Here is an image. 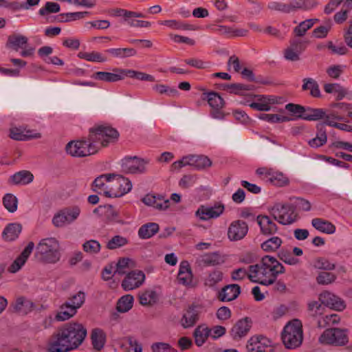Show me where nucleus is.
Masks as SVG:
<instances>
[{
	"label": "nucleus",
	"mask_w": 352,
	"mask_h": 352,
	"mask_svg": "<svg viewBox=\"0 0 352 352\" xmlns=\"http://www.w3.org/2000/svg\"><path fill=\"white\" fill-rule=\"evenodd\" d=\"M87 336L86 329L79 323L65 324L48 344L50 352H68L77 349Z\"/></svg>",
	"instance_id": "1"
},
{
	"label": "nucleus",
	"mask_w": 352,
	"mask_h": 352,
	"mask_svg": "<svg viewBox=\"0 0 352 352\" xmlns=\"http://www.w3.org/2000/svg\"><path fill=\"white\" fill-rule=\"evenodd\" d=\"M132 183L126 177L118 174L102 175L93 182V190L107 197H123L132 190Z\"/></svg>",
	"instance_id": "2"
},
{
	"label": "nucleus",
	"mask_w": 352,
	"mask_h": 352,
	"mask_svg": "<svg viewBox=\"0 0 352 352\" xmlns=\"http://www.w3.org/2000/svg\"><path fill=\"white\" fill-rule=\"evenodd\" d=\"M284 272V267L276 258L265 256L262 258L261 265L249 267L248 278L254 283L263 285L272 284L279 274Z\"/></svg>",
	"instance_id": "3"
},
{
	"label": "nucleus",
	"mask_w": 352,
	"mask_h": 352,
	"mask_svg": "<svg viewBox=\"0 0 352 352\" xmlns=\"http://www.w3.org/2000/svg\"><path fill=\"white\" fill-rule=\"evenodd\" d=\"M36 256L42 262L54 264L61 257L60 244L55 237H47L40 240L36 247Z\"/></svg>",
	"instance_id": "4"
},
{
	"label": "nucleus",
	"mask_w": 352,
	"mask_h": 352,
	"mask_svg": "<svg viewBox=\"0 0 352 352\" xmlns=\"http://www.w3.org/2000/svg\"><path fill=\"white\" fill-rule=\"evenodd\" d=\"M89 138L96 144V151L107 146L110 143L116 142L119 138V133L115 129L107 125H97L89 130Z\"/></svg>",
	"instance_id": "5"
},
{
	"label": "nucleus",
	"mask_w": 352,
	"mask_h": 352,
	"mask_svg": "<svg viewBox=\"0 0 352 352\" xmlns=\"http://www.w3.org/2000/svg\"><path fill=\"white\" fill-rule=\"evenodd\" d=\"M281 338L287 349H295L299 346L303 338L301 322L297 319L289 322L282 331Z\"/></svg>",
	"instance_id": "6"
},
{
	"label": "nucleus",
	"mask_w": 352,
	"mask_h": 352,
	"mask_svg": "<svg viewBox=\"0 0 352 352\" xmlns=\"http://www.w3.org/2000/svg\"><path fill=\"white\" fill-rule=\"evenodd\" d=\"M66 153L75 157H83L96 153V144L90 140L89 135L87 139L72 140L65 146Z\"/></svg>",
	"instance_id": "7"
},
{
	"label": "nucleus",
	"mask_w": 352,
	"mask_h": 352,
	"mask_svg": "<svg viewBox=\"0 0 352 352\" xmlns=\"http://www.w3.org/2000/svg\"><path fill=\"white\" fill-rule=\"evenodd\" d=\"M80 212L81 210L77 206L63 208L54 214L52 219V223L57 228H65L76 221Z\"/></svg>",
	"instance_id": "8"
},
{
	"label": "nucleus",
	"mask_w": 352,
	"mask_h": 352,
	"mask_svg": "<svg viewBox=\"0 0 352 352\" xmlns=\"http://www.w3.org/2000/svg\"><path fill=\"white\" fill-rule=\"evenodd\" d=\"M270 213L274 219L283 225H289L294 223L297 215L290 205L276 204L272 208Z\"/></svg>",
	"instance_id": "9"
},
{
	"label": "nucleus",
	"mask_w": 352,
	"mask_h": 352,
	"mask_svg": "<svg viewBox=\"0 0 352 352\" xmlns=\"http://www.w3.org/2000/svg\"><path fill=\"white\" fill-rule=\"evenodd\" d=\"M319 342L324 344L344 345L348 342L346 331L337 328L326 329L320 336Z\"/></svg>",
	"instance_id": "10"
},
{
	"label": "nucleus",
	"mask_w": 352,
	"mask_h": 352,
	"mask_svg": "<svg viewBox=\"0 0 352 352\" xmlns=\"http://www.w3.org/2000/svg\"><path fill=\"white\" fill-rule=\"evenodd\" d=\"M9 136L11 139L16 141H29L41 139L42 133L26 126H14L10 129Z\"/></svg>",
	"instance_id": "11"
},
{
	"label": "nucleus",
	"mask_w": 352,
	"mask_h": 352,
	"mask_svg": "<svg viewBox=\"0 0 352 352\" xmlns=\"http://www.w3.org/2000/svg\"><path fill=\"white\" fill-rule=\"evenodd\" d=\"M248 230L246 222L242 220L233 221L228 228V238L230 241H240L247 235Z\"/></svg>",
	"instance_id": "12"
},
{
	"label": "nucleus",
	"mask_w": 352,
	"mask_h": 352,
	"mask_svg": "<svg viewBox=\"0 0 352 352\" xmlns=\"http://www.w3.org/2000/svg\"><path fill=\"white\" fill-rule=\"evenodd\" d=\"M126 69L114 67L111 72H96L92 78L106 82H116L126 78Z\"/></svg>",
	"instance_id": "13"
},
{
	"label": "nucleus",
	"mask_w": 352,
	"mask_h": 352,
	"mask_svg": "<svg viewBox=\"0 0 352 352\" xmlns=\"http://www.w3.org/2000/svg\"><path fill=\"white\" fill-rule=\"evenodd\" d=\"M306 49V43L300 39L292 40L284 50V58L289 61H298Z\"/></svg>",
	"instance_id": "14"
},
{
	"label": "nucleus",
	"mask_w": 352,
	"mask_h": 352,
	"mask_svg": "<svg viewBox=\"0 0 352 352\" xmlns=\"http://www.w3.org/2000/svg\"><path fill=\"white\" fill-rule=\"evenodd\" d=\"M256 102H252L249 106L257 111H268L271 109V106L281 103L282 98L272 95L256 96Z\"/></svg>",
	"instance_id": "15"
},
{
	"label": "nucleus",
	"mask_w": 352,
	"mask_h": 352,
	"mask_svg": "<svg viewBox=\"0 0 352 352\" xmlns=\"http://www.w3.org/2000/svg\"><path fill=\"white\" fill-rule=\"evenodd\" d=\"M224 210L225 207L222 204H216L212 206H201L196 211V216L201 220L207 221L219 217Z\"/></svg>",
	"instance_id": "16"
},
{
	"label": "nucleus",
	"mask_w": 352,
	"mask_h": 352,
	"mask_svg": "<svg viewBox=\"0 0 352 352\" xmlns=\"http://www.w3.org/2000/svg\"><path fill=\"white\" fill-rule=\"evenodd\" d=\"M319 300L326 307L338 311H343L346 308V304L342 299L329 292L320 294Z\"/></svg>",
	"instance_id": "17"
},
{
	"label": "nucleus",
	"mask_w": 352,
	"mask_h": 352,
	"mask_svg": "<svg viewBox=\"0 0 352 352\" xmlns=\"http://www.w3.org/2000/svg\"><path fill=\"white\" fill-rule=\"evenodd\" d=\"M271 345L272 341L268 338L262 335H256L249 339L247 349L249 352H265Z\"/></svg>",
	"instance_id": "18"
},
{
	"label": "nucleus",
	"mask_w": 352,
	"mask_h": 352,
	"mask_svg": "<svg viewBox=\"0 0 352 352\" xmlns=\"http://www.w3.org/2000/svg\"><path fill=\"white\" fill-rule=\"evenodd\" d=\"M122 168L125 173L135 174L143 173L145 166L144 161L138 157H126L122 162Z\"/></svg>",
	"instance_id": "19"
},
{
	"label": "nucleus",
	"mask_w": 352,
	"mask_h": 352,
	"mask_svg": "<svg viewBox=\"0 0 352 352\" xmlns=\"http://www.w3.org/2000/svg\"><path fill=\"white\" fill-rule=\"evenodd\" d=\"M142 201L145 205L160 211L167 210L170 206L169 200L160 195L147 194Z\"/></svg>",
	"instance_id": "20"
},
{
	"label": "nucleus",
	"mask_w": 352,
	"mask_h": 352,
	"mask_svg": "<svg viewBox=\"0 0 352 352\" xmlns=\"http://www.w3.org/2000/svg\"><path fill=\"white\" fill-rule=\"evenodd\" d=\"M34 248V243L32 241L29 242L21 254L10 265L8 270V272L16 273L19 271L26 263Z\"/></svg>",
	"instance_id": "21"
},
{
	"label": "nucleus",
	"mask_w": 352,
	"mask_h": 352,
	"mask_svg": "<svg viewBox=\"0 0 352 352\" xmlns=\"http://www.w3.org/2000/svg\"><path fill=\"white\" fill-rule=\"evenodd\" d=\"M256 222L260 227L261 233L264 235H273L278 230L276 223L267 215H258Z\"/></svg>",
	"instance_id": "22"
},
{
	"label": "nucleus",
	"mask_w": 352,
	"mask_h": 352,
	"mask_svg": "<svg viewBox=\"0 0 352 352\" xmlns=\"http://www.w3.org/2000/svg\"><path fill=\"white\" fill-rule=\"evenodd\" d=\"M214 31L228 38L245 36L248 33V30L226 25H218L214 29Z\"/></svg>",
	"instance_id": "23"
},
{
	"label": "nucleus",
	"mask_w": 352,
	"mask_h": 352,
	"mask_svg": "<svg viewBox=\"0 0 352 352\" xmlns=\"http://www.w3.org/2000/svg\"><path fill=\"white\" fill-rule=\"evenodd\" d=\"M192 279V274L190 263L187 261H182L179 264L177 280L181 285H188Z\"/></svg>",
	"instance_id": "24"
},
{
	"label": "nucleus",
	"mask_w": 352,
	"mask_h": 352,
	"mask_svg": "<svg viewBox=\"0 0 352 352\" xmlns=\"http://www.w3.org/2000/svg\"><path fill=\"white\" fill-rule=\"evenodd\" d=\"M251 327V320L248 318H245L239 320L234 325L231 330L232 336L234 339L241 338L245 336Z\"/></svg>",
	"instance_id": "25"
},
{
	"label": "nucleus",
	"mask_w": 352,
	"mask_h": 352,
	"mask_svg": "<svg viewBox=\"0 0 352 352\" xmlns=\"http://www.w3.org/2000/svg\"><path fill=\"white\" fill-rule=\"evenodd\" d=\"M343 118L334 112L327 114L324 123L326 125L338 129L342 131L352 132V126L345 123H339L337 121L342 120Z\"/></svg>",
	"instance_id": "26"
},
{
	"label": "nucleus",
	"mask_w": 352,
	"mask_h": 352,
	"mask_svg": "<svg viewBox=\"0 0 352 352\" xmlns=\"http://www.w3.org/2000/svg\"><path fill=\"white\" fill-rule=\"evenodd\" d=\"M12 307L15 312L25 315L32 310L34 303L27 298L19 296L16 298Z\"/></svg>",
	"instance_id": "27"
},
{
	"label": "nucleus",
	"mask_w": 352,
	"mask_h": 352,
	"mask_svg": "<svg viewBox=\"0 0 352 352\" xmlns=\"http://www.w3.org/2000/svg\"><path fill=\"white\" fill-rule=\"evenodd\" d=\"M278 114L263 113L258 116V118L270 123H283L295 120V118L287 116L285 113V110H279Z\"/></svg>",
	"instance_id": "28"
},
{
	"label": "nucleus",
	"mask_w": 352,
	"mask_h": 352,
	"mask_svg": "<svg viewBox=\"0 0 352 352\" xmlns=\"http://www.w3.org/2000/svg\"><path fill=\"white\" fill-rule=\"evenodd\" d=\"M312 226L320 232L327 234H332L336 232V226L330 221L320 219L314 218L311 220Z\"/></svg>",
	"instance_id": "29"
},
{
	"label": "nucleus",
	"mask_w": 352,
	"mask_h": 352,
	"mask_svg": "<svg viewBox=\"0 0 352 352\" xmlns=\"http://www.w3.org/2000/svg\"><path fill=\"white\" fill-rule=\"evenodd\" d=\"M145 280V274L140 270L129 273L122 282V286H140Z\"/></svg>",
	"instance_id": "30"
},
{
	"label": "nucleus",
	"mask_w": 352,
	"mask_h": 352,
	"mask_svg": "<svg viewBox=\"0 0 352 352\" xmlns=\"http://www.w3.org/2000/svg\"><path fill=\"white\" fill-rule=\"evenodd\" d=\"M22 230V226L17 223L8 224L2 232V237L6 241H12L16 240Z\"/></svg>",
	"instance_id": "31"
},
{
	"label": "nucleus",
	"mask_w": 352,
	"mask_h": 352,
	"mask_svg": "<svg viewBox=\"0 0 352 352\" xmlns=\"http://www.w3.org/2000/svg\"><path fill=\"white\" fill-rule=\"evenodd\" d=\"M198 320V312L195 306L190 307L187 311L183 314L181 320V325L185 328L192 327Z\"/></svg>",
	"instance_id": "32"
},
{
	"label": "nucleus",
	"mask_w": 352,
	"mask_h": 352,
	"mask_svg": "<svg viewBox=\"0 0 352 352\" xmlns=\"http://www.w3.org/2000/svg\"><path fill=\"white\" fill-rule=\"evenodd\" d=\"M77 309L76 307L67 301L60 307V311L56 315V319L58 321L69 320L76 314Z\"/></svg>",
	"instance_id": "33"
},
{
	"label": "nucleus",
	"mask_w": 352,
	"mask_h": 352,
	"mask_svg": "<svg viewBox=\"0 0 352 352\" xmlns=\"http://www.w3.org/2000/svg\"><path fill=\"white\" fill-rule=\"evenodd\" d=\"M33 175L28 170L19 171L9 179V182L15 185H25L31 183L33 181Z\"/></svg>",
	"instance_id": "34"
},
{
	"label": "nucleus",
	"mask_w": 352,
	"mask_h": 352,
	"mask_svg": "<svg viewBox=\"0 0 352 352\" xmlns=\"http://www.w3.org/2000/svg\"><path fill=\"white\" fill-rule=\"evenodd\" d=\"M160 230L156 223H147L142 225L138 230V236L142 239H148L153 236Z\"/></svg>",
	"instance_id": "35"
},
{
	"label": "nucleus",
	"mask_w": 352,
	"mask_h": 352,
	"mask_svg": "<svg viewBox=\"0 0 352 352\" xmlns=\"http://www.w3.org/2000/svg\"><path fill=\"white\" fill-rule=\"evenodd\" d=\"M326 111L322 109L305 108L302 119L309 121H316L324 118L326 120Z\"/></svg>",
	"instance_id": "36"
},
{
	"label": "nucleus",
	"mask_w": 352,
	"mask_h": 352,
	"mask_svg": "<svg viewBox=\"0 0 352 352\" xmlns=\"http://www.w3.org/2000/svg\"><path fill=\"white\" fill-rule=\"evenodd\" d=\"M91 342L95 349L99 351L102 349L106 342V334L101 329H94L91 335Z\"/></svg>",
	"instance_id": "37"
},
{
	"label": "nucleus",
	"mask_w": 352,
	"mask_h": 352,
	"mask_svg": "<svg viewBox=\"0 0 352 352\" xmlns=\"http://www.w3.org/2000/svg\"><path fill=\"white\" fill-rule=\"evenodd\" d=\"M28 38L21 34H14L8 37V45L13 50L18 51L24 49L28 43Z\"/></svg>",
	"instance_id": "38"
},
{
	"label": "nucleus",
	"mask_w": 352,
	"mask_h": 352,
	"mask_svg": "<svg viewBox=\"0 0 352 352\" xmlns=\"http://www.w3.org/2000/svg\"><path fill=\"white\" fill-rule=\"evenodd\" d=\"M241 287H222L219 292V299L222 302L231 301L238 297Z\"/></svg>",
	"instance_id": "39"
},
{
	"label": "nucleus",
	"mask_w": 352,
	"mask_h": 352,
	"mask_svg": "<svg viewBox=\"0 0 352 352\" xmlns=\"http://www.w3.org/2000/svg\"><path fill=\"white\" fill-rule=\"evenodd\" d=\"M77 56L79 58L84 59L87 61L94 63H104L107 60V58L98 52L92 51L90 52H80Z\"/></svg>",
	"instance_id": "40"
},
{
	"label": "nucleus",
	"mask_w": 352,
	"mask_h": 352,
	"mask_svg": "<svg viewBox=\"0 0 352 352\" xmlns=\"http://www.w3.org/2000/svg\"><path fill=\"white\" fill-rule=\"evenodd\" d=\"M283 240L278 236H272L261 243V248L266 252H274L280 248Z\"/></svg>",
	"instance_id": "41"
},
{
	"label": "nucleus",
	"mask_w": 352,
	"mask_h": 352,
	"mask_svg": "<svg viewBox=\"0 0 352 352\" xmlns=\"http://www.w3.org/2000/svg\"><path fill=\"white\" fill-rule=\"evenodd\" d=\"M194 337L197 346L203 345L207 338L210 337L209 327L206 325H199L194 331Z\"/></svg>",
	"instance_id": "42"
},
{
	"label": "nucleus",
	"mask_w": 352,
	"mask_h": 352,
	"mask_svg": "<svg viewBox=\"0 0 352 352\" xmlns=\"http://www.w3.org/2000/svg\"><path fill=\"white\" fill-rule=\"evenodd\" d=\"M107 53L115 58H124L134 56L137 54V51L133 48H110L107 50Z\"/></svg>",
	"instance_id": "43"
},
{
	"label": "nucleus",
	"mask_w": 352,
	"mask_h": 352,
	"mask_svg": "<svg viewBox=\"0 0 352 352\" xmlns=\"http://www.w3.org/2000/svg\"><path fill=\"white\" fill-rule=\"evenodd\" d=\"M318 21V19H309L300 22L298 25L294 28V33L296 36H304L307 31L311 29L316 23Z\"/></svg>",
	"instance_id": "44"
},
{
	"label": "nucleus",
	"mask_w": 352,
	"mask_h": 352,
	"mask_svg": "<svg viewBox=\"0 0 352 352\" xmlns=\"http://www.w3.org/2000/svg\"><path fill=\"white\" fill-rule=\"evenodd\" d=\"M204 94L206 96L208 104L212 109H223L224 107L225 102L219 94L210 91Z\"/></svg>",
	"instance_id": "45"
},
{
	"label": "nucleus",
	"mask_w": 352,
	"mask_h": 352,
	"mask_svg": "<svg viewBox=\"0 0 352 352\" xmlns=\"http://www.w3.org/2000/svg\"><path fill=\"white\" fill-rule=\"evenodd\" d=\"M271 184L277 186H285L289 184V178L281 172L272 170L269 180Z\"/></svg>",
	"instance_id": "46"
},
{
	"label": "nucleus",
	"mask_w": 352,
	"mask_h": 352,
	"mask_svg": "<svg viewBox=\"0 0 352 352\" xmlns=\"http://www.w3.org/2000/svg\"><path fill=\"white\" fill-rule=\"evenodd\" d=\"M133 297L130 294L122 296L117 302V311L120 313L129 311L133 307Z\"/></svg>",
	"instance_id": "47"
},
{
	"label": "nucleus",
	"mask_w": 352,
	"mask_h": 352,
	"mask_svg": "<svg viewBox=\"0 0 352 352\" xmlns=\"http://www.w3.org/2000/svg\"><path fill=\"white\" fill-rule=\"evenodd\" d=\"M221 258L217 253H208L202 255L199 258V263L204 266L217 265L221 263Z\"/></svg>",
	"instance_id": "48"
},
{
	"label": "nucleus",
	"mask_w": 352,
	"mask_h": 352,
	"mask_svg": "<svg viewBox=\"0 0 352 352\" xmlns=\"http://www.w3.org/2000/svg\"><path fill=\"white\" fill-rule=\"evenodd\" d=\"M303 90H309L310 95L313 97H320V91L319 89L318 84L313 78H305L303 79V85L302 86Z\"/></svg>",
	"instance_id": "49"
},
{
	"label": "nucleus",
	"mask_w": 352,
	"mask_h": 352,
	"mask_svg": "<svg viewBox=\"0 0 352 352\" xmlns=\"http://www.w3.org/2000/svg\"><path fill=\"white\" fill-rule=\"evenodd\" d=\"M195 156L194 155H189L183 157L181 160L173 162L171 165V168L173 170H179L182 167L186 166H190L195 168Z\"/></svg>",
	"instance_id": "50"
},
{
	"label": "nucleus",
	"mask_w": 352,
	"mask_h": 352,
	"mask_svg": "<svg viewBox=\"0 0 352 352\" xmlns=\"http://www.w3.org/2000/svg\"><path fill=\"white\" fill-rule=\"evenodd\" d=\"M126 76L135 78L137 80H142V81H148V82H154L155 79L154 76L150 74H147L146 73L138 72L133 69H126Z\"/></svg>",
	"instance_id": "51"
},
{
	"label": "nucleus",
	"mask_w": 352,
	"mask_h": 352,
	"mask_svg": "<svg viewBox=\"0 0 352 352\" xmlns=\"http://www.w3.org/2000/svg\"><path fill=\"white\" fill-rule=\"evenodd\" d=\"M84 252L89 254H97L101 250L100 243L94 239L86 241L82 245Z\"/></svg>",
	"instance_id": "52"
},
{
	"label": "nucleus",
	"mask_w": 352,
	"mask_h": 352,
	"mask_svg": "<svg viewBox=\"0 0 352 352\" xmlns=\"http://www.w3.org/2000/svg\"><path fill=\"white\" fill-rule=\"evenodd\" d=\"M161 25H166L168 28L174 30H194L192 25L184 23L182 21L177 20H166L160 22Z\"/></svg>",
	"instance_id": "53"
},
{
	"label": "nucleus",
	"mask_w": 352,
	"mask_h": 352,
	"mask_svg": "<svg viewBox=\"0 0 352 352\" xmlns=\"http://www.w3.org/2000/svg\"><path fill=\"white\" fill-rule=\"evenodd\" d=\"M140 302L142 305H151L156 302L157 300V294L152 290H147L141 293L139 296Z\"/></svg>",
	"instance_id": "54"
},
{
	"label": "nucleus",
	"mask_w": 352,
	"mask_h": 352,
	"mask_svg": "<svg viewBox=\"0 0 352 352\" xmlns=\"http://www.w3.org/2000/svg\"><path fill=\"white\" fill-rule=\"evenodd\" d=\"M285 110L290 113V115H287V116H292L295 118V120L297 118L302 119V116H303L305 107L300 104L289 103L285 105Z\"/></svg>",
	"instance_id": "55"
},
{
	"label": "nucleus",
	"mask_w": 352,
	"mask_h": 352,
	"mask_svg": "<svg viewBox=\"0 0 352 352\" xmlns=\"http://www.w3.org/2000/svg\"><path fill=\"white\" fill-rule=\"evenodd\" d=\"M346 67L344 65H331L327 68L326 73L329 78L338 79L344 73Z\"/></svg>",
	"instance_id": "56"
},
{
	"label": "nucleus",
	"mask_w": 352,
	"mask_h": 352,
	"mask_svg": "<svg viewBox=\"0 0 352 352\" xmlns=\"http://www.w3.org/2000/svg\"><path fill=\"white\" fill-rule=\"evenodd\" d=\"M128 243L126 238L116 235L112 237L107 243V248L109 250H115L124 246Z\"/></svg>",
	"instance_id": "57"
},
{
	"label": "nucleus",
	"mask_w": 352,
	"mask_h": 352,
	"mask_svg": "<svg viewBox=\"0 0 352 352\" xmlns=\"http://www.w3.org/2000/svg\"><path fill=\"white\" fill-rule=\"evenodd\" d=\"M17 199L12 194H6L3 198V204L5 208L10 212H14L17 209Z\"/></svg>",
	"instance_id": "58"
},
{
	"label": "nucleus",
	"mask_w": 352,
	"mask_h": 352,
	"mask_svg": "<svg viewBox=\"0 0 352 352\" xmlns=\"http://www.w3.org/2000/svg\"><path fill=\"white\" fill-rule=\"evenodd\" d=\"M336 278L334 274L327 272H321L316 277V281L319 285L332 284Z\"/></svg>",
	"instance_id": "59"
},
{
	"label": "nucleus",
	"mask_w": 352,
	"mask_h": 352,
	"mask_svg": "<svg viewBox=\"0 0 352 352\" xmlns=\"http://www.w3.org/2000/svg\"><path fill=\"white\" fill-rule=\"evenodd\" d=\"M153 89L160 94H166L168 96H176L178 95V91L175 88H171L165 85H155Z\"/></svg>",
	"instance_id": "60"
},
{
	"label": "nucleus",
	"mask_w": 352,
	"mask_h": 352,
	"mask_svg": "<svg viewBox=\"0 0 352 352\" xmlns=\"http://www.w3.org/2000/svg\"><path fill=\"white\" fill-rule=\"evenodd\" d=\"M134 262L129 258H121L118 260L116 267V272L118 274H123L125 270L130 266H133Z\"/></svg>",
	"instance_id": "61"
},
{
	"label": "nucleus",
	"mask_w": 352,
	"mask_h": 352,
	"mask_svg": "<svg viewBox=\"0 0 352 352\" xmlns=\"http://www.w3.org/2000/svg\"><path fill=\"white\" fill-rule=\"evenodd\" d=\"M87 14H88L87 12H67V13L61 14V17H62L61 21H64V22H70V21H74L76 20H80L81 19L85 18Z\"/></svg>",
	"instance_id": "62"
},
{
	"label": "nucleus",
	"mask_w": 352,
	"mask_h": 352,
	"mask_svg": "<svg viewBox=\"0 0 352 352\" xmlns=\"http://www.w3.org/2000/svg\"><path fill=\"white\" fill-rule=\"evenodd\" d=\"M60 11V6L55 2H47L44 7L39 10L41 15H47L50 13H56Z\"/></svg>",
	"instance_id": "63"
},
{
	"label": "nucleus",
	"mask_w": 352,
	"mask_h": 352,
	"mask_svg": "<svg viewBox=\"0 0 352 352\" xmlns=\"http://www.w3.org/2000/svg\"><path fill=\"white\" fill-rule=\"evenodd\" d=\"M212 166V161L207 156L196 155L195 168L199 170L209 168Z\"/></svg>",
	"instance_id": "64"
}]
</instances>
